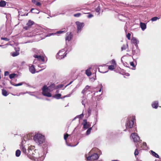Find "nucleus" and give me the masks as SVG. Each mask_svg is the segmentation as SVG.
Instances as JSON below:
<instances>
[{"label": "nucleus", "mask_w": 161, "mask_h": 161, "mask_svg": "<svg viewBox=\"0 0 161 161\" xmlns=\"http://www.w3.org/2000/svg\"><path fill=\"white\" fill-rule=\"evenodd\" d=\"M34 141L38 145L43 143L45 141L44 137L41 134H37L33 137Z\"/></svg>", "instance_id": "f257e3e1"}, {"label": "nucleus", "mask_w": 161, "mask_h": 161, "mask_svg": "<svg viewBox=\"0 0 161 161\" xmlns=\"http://www.w3.org/2000/svg\"><path fill=\"white\" fill-rule=\"evenodd\" d=\"M131 136H132L133 140V141L135 142L138 143V144L136 145V147H139L142 145V141L141 140L140 142V138L139 136L135 133H132L131 135Z\"/></svg>", "instance_id": "f03ea898"}, {"label": "nucleus", "mask_w": 161, "mask_h": 161, "mask_svg": "<svg viewBox=\"0 0 161 161\" xmlns=\"http://www.w3.org/2000/svg\"><path fill=\"white\" fill-rule=\"evenodd\" d=\"M46 85H44L42 88V94L43 95L47 97H51L52 96L50 93L51 90Z\"/></svg>", "instance_id": "7ed1b4c3"}, {"label": "nucleus", "mask_w": 161, "mask_h": 161, "mask_svg": "<svg viewBox=\"0 0 161 161\" xmlns=\"http://www.w3.org/2000/svg\"><path fill=\"white\" fill-rule=\"evenodd\" d=\"M135 119V118L134 117H133L131 119H128L125 124L126 129H129L132 128L134 124V121Z\"/></svg>", "instance_id": "20e7f679"}, {"label": "nucleus", "mask_w": 161, "mask_h": 161, "mask_svg": "<svg viewBox=\"0 0 161 161\" xmlns=\"http://www.w3.org/2000/svg\"><path fill=\"white\" fill-rule=\"evenodd\" d=\"M99 158L98 154L97 153H94L91 155L88 156L87 157V159L89 160L93 161L94 160H97Z\"/></svg>", "instance_id": "39448f33"}, {"label": "nucleus", "mask_w": 161, "mask_h": 161, "mask_svg": "<svg viewBox=\"0 0 161 161\" xmlns=\"http://www.w3.org/2000/svg\"><path fill=\"white\" fill-rule=\"evenodd\" d=\"M34 148L35 147L32 146H29L28 148L27 156L29 158L31 159L33 158V157L31 155V154L33 153V152H32V150H34Z\"/></svg>", "instance_id": "423d86ee"}, {"label": "nucleus", "mask_w": 161, "mask_h": 161, "mask_svg": "<svg viewBox=\"0 0 161 161\" xmlns=\"http://www.w3.org/2000/svg\"><path fill=\"white\" fill-rule=\"evenodd\" d=\"M34 24V22L33 21L29 20L26 24V26L24 27V29L26 30H27L31 28L32 25Z\"/></svg>", "instance_id": "0eeeda50"}, {"label": "nucleus", "mask_w": 161, "mask_h": 161, "mask_svg": "<svg viewBox=\"0 0 161 161\" xmlns=\"http://www.w3.org/2000/svg\"><path fill=\"white\" fill-rule=\"evenodd\" d=\"M77 27V32L81 30L82 28L84 26V24L83 23H81L79 21H76L75 22Z\"/></svg>", "instance_id": "6e6552de"}, {"label": "nucleus", "mask_w": 161, "mask_h": 161, "mask_svg": "<svg viewBox=\"0 0 161 161\" xmlns=\"http://www.w3.org/2000/svg\"><path fill=\"white\" fill-rule=\"evenodd\" d=\"M65 53L64 51L62 50L60 51L57 53V55L60 57V58H64L65 56H66V53L65 54Z\"/></svg>", "instance_id": "1a4fd4ad"}, {"label": "nucleus", "mask_w": 161, "mask_h": 161, "mask_svg": "<svg viewBox=\"0 0 161 161\" xmlns=\"http://www.w3.org/2000/svg\"><path fill=\"white\" fill-rule=\"evenodd\" d=\"M83 128L85 129H87L90 126V125L87 122L86 119L83 120Z\"/></svg>", "instance_id": "9d476101"}, {"label": "nucleus", "mask_w": 161, "mask_h": 161, "mask_svg": "<svg viewBox=\"0 0 161 161\" xmlns=\"http://www.w3.org/2000/svg\"><path fill=\"white\" fill-rule=\"evenodd\" d=\"M33 56L35 58H37L38 60L39 61L42 60V62H44V58L42 56L35 55Z\"/></svg>", "instance_id": "9b49d317"}, {"label": "nucleus", "mask_w": 161, "mask_h": 161, "mask_svg": "<svg viewBox=\"0 0 161 161\" xmlns=\"http://www.w3.org/2000/svg\"><path fill=\"white\" fill-rule=\"evenodd\" d=\"M123 45L121 47V49L122 51L126 50V49L128 50V44L126 42L123 43Z\"/></svg>", "instance_id": "f8f14e48"}, {"label": "nucleus", "mask_w": 161, "mask_h": 161, "mask_svg": "<svg viewBox=\"0 0 161 161\" xmlns=\"http://www.w3.org/2000/svg\"><path fill=\"white\" fill-rule=\"evenodd\" d=\"M29 70L32 74L35 73L36 69L34 65H31V66H29Z\"/></svg>", "instance_id": "ddd939ff"}, {"label": "nucleus", "mask_w": 161, "mask_h": 161, "mask_svg": "<svg viewBox=\"0 0 161 161\" xmlns=\"http://www.w3.org/2000/svg\"><path fill=\"white\" fill-rule=\"evenodd\" d=\"M158 103L157 101L153 102L152 104V106L153 108H157L158 107Z\"/></svg>", "instance_id": "4468645a"}, {"label": "nucleus", "mask_w": 161, "mask_h": 161, "mask_svg": "<svg viewBox=\"0 0 161 161\" xmlns=\"http://www.w3.org/2000/svg\"><path fill=\"white\" fill-rule=\"evenodd\" d=\"M32 2L37 6H40L41 5V3L40 2L36 0H32Z\"/></svg>", "instance_id": "2eb2a0df"}, {"label": "nucleus", "mask_w": 161, "mask_h": 161, "mask_svg": "<svg viewBox=\"0 0 161 161\" xmlns=\"http://www.w3.org/2000/svg\"><path fill=\"white\" fill-rule=\"evenodd\" d=\"M72 37V33L71 32L69 33L68 36H67L66 38V41H68V42L71 39Z\"/></svg>", "instance_id": "dca6fc26"}, {"label": "nucleus", "mask_w": 161, "mask_h": 161, "mask_svg": "<svg viewBox=\"0 0 161 161\" xmlns=\"http://www.w3.org/2000/svg\"><path fill=\"white\" fill-rule=\"evenodd\" d=\"M140 25L142 30L144 31L146 29V25L145 23L141 22L140 23Z\"/></svg>", "instance_id": "f3484780"}, {"label": "nucleus", "mask_w": 161, "mask_h": 161, "mask_svg": "<svg viewBox=\"0 0 161 161\" xmlns=\"http://www.w3.org/2000/svg\"><path fill=\"white\" fill-rule=\"evenodd\" d=\"M132 42L134 43L136 46L139 42V41L135 38H133L131 40Z\"/></svg>", "instance_id": "a211bd4d"}, {"label": "nucleus", "mask_w": 161, "mask_h": 161, "mask_svg": "<svg viewBox=\"0 0 161 161\" xmlns=\"http://www.w3.org/2000/svg\"><path fill=\"white\" fill-rule=\"evenodd\" d=\"M20 148L24 154H27V153L26 151V149L23 146H21Z\"/></svg>", "instance_id": "6ab92c4d"}, {"label": "nucleus", "mask_w": 161, "mask_h": 161, "mask_svg": "<svg viewBox=\"0 0 161 161\" xmlns=\"http://www.w3.org/2000/svg\"><path fill=\"white\" fill-rule=\"evenodd\" d=\"M151 153L152 154V155L154 156L155 157L157 158H159V156L155 152H154L152 150L150 151Z\"/></svg>", "instance_id": "aec40b11"}, {"label": "nucleus", "mask_w": 161, "mask_h": 161, "mask_svg": "<svg viewBox=\"0 0 161 161\" xmlns=\"http://www.w3.org/2000/svg\"><path fill=\"white\" fill-rule=\"evenodd\" d=\"M91 68H89L87 69L86 71V74L88 76H90L92 75V73L91 72L90 69Z\"/></svg>", "instance_id": "412c9836"}, {"label": "nucleus", "mask_w": 161, "mask_h": 161, "mask_svg": "<svg viewBox=\"0 0 161 161\" xmlns=\"http://www.w3.org/2000/svg\"><path fill=\"white\" fill-rule=\"evenodd\" d=\"M6 5V2L3 0L0 1V7H4Z\"/></svg>", "instance_id": "4be33fe9"}, {"label": "nucleus", "mask_w": 161, "mask_h": 161, "mask_svg": "<svg viewBox=\"0 0 161 161\" xmlns=\"http://www.w3.org/2000/svg\"><path fill=\"white\" fill-rule=\"evenodd\" d=\"M2 94L4 96H7L8 95L7 92L4 89H2Z\"/></svg>", "instance_id": "5701e85b"}, {"label": "nucleus", "mask_w": 161, "mask_h": 161, "mask_svg": "<svg viewBox=\"0 0 161 161\" xmlns=\"http://www.w3.org/2000/svg\"><path fill=\"white\" fill-rule=\"evenodd\" d=\"M48 87L50 88L49 89L51 91H52L55 89V84H52L50 86H48Z\"/></svg>", "instance_id": "b1692460"}, {"label": "nucleus", "mask_w": 161, "mask_h": 161, "mask_svg": "<svg viewBox=\"0 0 161 161\" xmlns=\"http://www.w3.org/2000/svg\"><path fill=\"white\" fill-rule=\"evenodd\" d=\"M30 12L32 13H37L38 14L39 13V11L37 10L36 9H34V8H32L31 11Z\"/></svg>", "instance_id": "393cba45"}, {"label": "nucleus", "mask_w": 161, "mask_h": 161, "mask_svg": "<svg viewBox=\"0 0 161 161\" xmlns=\"http://www.w3.org/2000/svg\"><path fill=\"white\" fill-rule=\"evenodd\" d=\"M20 151L19 150H17L16 151L15 155L16 157H19L20 155Z\"/></svg>", "instance_id": "a878e982"}, {"label": "nucleus", "mask_w": 161, "mask_h": 161, "mask_svg": "<svg viewBox=\"0 0 161 161\" xmlns=\"http://www.w3.org/2000/svg\"><path fill=\"white\" fill-rule=\"evenodd\" d=\"M90 87L88 86H86L85 88L82 90V92L83 93H84L85 92L87 91V90L89 89Z\"/></svg>", "instance_id": "bb28decb"}, {"label": "nucleus", "mask_w": 161, "mask_h": 161, "mask_svg": "<svg viewBox=\"0 0 161 161\" xmlns=\"http://www.w3.org/2000/svg\"><path fill=\"white\" fill-rule=\"evenodd\" d=\"M61 96V94H56L54 95L53 96V97H55V98H57V99H58L60 98Z\"/></svg>", "instance_id": "cd10ccee"}, {"label": "nucleus", "mask_w": 161, "mask_h": 161, "mask_svg": "<svg viewBox=\"0 0 161 161\" xmlns=\"http://www.w3.org/2000/svg\"><path fill=\"white\" fill-rule=\"evenodd\" d=\"M19 54V53L17 52H14L12 53V55L13 57H15L18 56Z\"/></svg>", "instance_id": "c85d7f7f"}, {"label": "nucleus", "mask_w": 161, "mask_h": 161, "mask_svg": "<svg viewBox=\"0 0 161 161\" xmlns=\"http://www.w3.org/2000/svg\"><path fill=\"white\" fill-rule=\"evenodd\" d=\"M108 68L109 70H113L115 69L114 65H109L108 66Z\"/></svg>", "instance_id": "c756f323"}, {"label": "nucleus", "mask_w": 161, "mask_h": 161, "mask_svg": "<svg viewBox=\"0 0 161 161\" xmlns=\"http://www.w3.org/2000/svg\"><path fill=\"white\" fill-rule=\"evenodd\" d=\"M16 75V74L14 73H12L9 75V77L10 79H12L14 78L15 75Z\"/></svg>", "instance_id": "7c9ffc66"}, {"label": "nucleus", "mask_w": 161, "mask_h": 161, "mask_svg": "<svg viewBox=\"0 0 161 161\" xmlns=\"http://www.w3.org/2000/svg\"><path fill=\"white\" fill-rule=\"evenodd\" d=\"M92 130V127H90L89 129L87 130L86 132V134L88 135H89L90 133L91 130Z\"/></svg>", "instance_id": "2f4dec72"}, {"label": "nucleus", "mask_w": 161, "mask_h": 161, "mask_svg": "<svg viewBox=\"0 0 161 161\" xmlns=\"http://www.w3.org/2000/svg\"><path fill=\"white\" fill-rule=\"evenodd\" d=\"M22 84H23V83L22 82H21V83H19L18 84H12V85L14 86H21V85H22Z\"/></svg>", "instance_id": "473e14b6"}, {"label": "nucleus", "mask_w": 161, "mask_h": 161, "mask_svg": "<svg viewBox=\"0 0 161 161\" xmlns=\"http://www.w3.org/2000/svg\"><path fill=\"white\" fill-rule=\"evenodd\" d=\"M158 19V17H155L152 18L151 20L152 21H154L157 20Z\"/></svg>", "instance_id": "72a5a7b5"}, {"label": "nucleus", "mask_w": 161, "mask_h": 161, "mask_svg": "<svg viewBox=\"0 0 161 161\" xmlns=\"http://www.w3.org/2000/svg\"><path fill=\"white\" fill-rule=\"evenodd\" d=\"M134 155L135 156L139 154L138 150L137 149H136L134 152Z\"/></svg>", "instance_id": "f704fd0d"}, {"label": "nucleus", "mask_w": 161, "mask_h": 161, "mask_svg": "<svg viewBox=\"0 0 161 161\" xmlns=\"http://www.w3.org/2000/svg\"><path fill=\"white\" fill-rule=\"evenodd\" d=\"M81 15V14L80 13H78L77 14H75L74 15V16L75 17H79Z\"/></svg>", "instance_id": "c9c22d12"}, {"label": "nucleus", "mask_w": 161, "mask_h": 161, "mask_svg": "<svg viewBox=\"0 0 161 161\" xmlns=\"http://www.w3.org/2000/svg\"><path fill=\"white\" fill-rule=\"evenodd\" d=\"M67 31L66 30H64L63 31H58L57 32V33L58 34H61Z\"/></svg>", "instance_id": "e433bc0d"}, {"label": "nucleus", "mask_w": 161, "mask_h": 161, "mask_svg": "<svg viewBox=\"0 0 161 161\" xmlns=\"http://www.w3.org/2000/svg\"><path fill=\"white\" fill-rule=\"evenodd\" d=\"M69 136V135L68 134L66 133L65 134L64 136V139L66 140L68 137Z\"/></svg>", "instance_id": "4c0bfd02"}, {"label": "nucleus", "mask_w": 161, "mask_h": 161, "mask_svg": "<svg viewBox=\"0 0 161 161\" xmlns=\"http://www.w3.org/2000/svg\"><path fill=\"white\" fill-rule=\"evenodd\" d=\"M131 34L130 33H128L126 35V37L128 39L130 40V39Z\"/></svg>", "instance_id": "58836bf2"}, {"label": "nucleus", "mask_w": 161, "mask_h": 161, "mask_svg": "<svg viewBox=\"0 0 161 161\" xmlns=\"http://www.w3.org/2000/svg\"><path fill=\"white\" fill-rule=\"evenodd\" d=\"M111 64L113 65H116V63L114 59H112L111 60Z\"/></svg>", "instance_id": "ea45409f"}, {"label": "nucleus", "mask_w": 161, "mask_h": 161, "mask_svg": "<svg viewBox=\"0 0 161 161\" xmlns=\"http://www.w3.org/2000/svg\"><path fill=\"white\" fill-rule=\"evenodd\" d=\"M1 39L2 40H4L7 41H8L9 40V39L7 38L1 37Z\"/></svg>", "instance_id": "a19ab883"}, {"label": "nucleus", "mask_w": 161, "mask_h": 161, "mask_svg": "<svg viewBox=\"0 0 161 161\" xmlns=\"http://www.w3.org/2000/svg\"><path fill=\"white\" fill-rule=\"evenodd\" d=\"M130 65L132 66L133 68H135V66L133 62H130Z\"/></svg>", "instance_id": "79ce46f5"}, {"label": "nucleus", "mask_w": 161, "mask_h": 161, "mask_svg": "<svg viewBox=\"0 0 161 161\" xmlns=\"http://www.w3.org/2000/svg\"><path fill=\"white\" fill-rule=\"evenodd\" d=\"M100 8L99 7V6H98L96 9V11L97 12H99V11H100Z\"/></svg>", "instance_id": "37998d69"}, {"label": "nucleus", "mask_w": 161, "mask_h": 161, "mask_svg": "<svg viewBox=\"0 0 161 161\" xmlns=\"http://www.w3.org/2000/svg\"><path fill=\"white\" fill-rule=\"evenodd\" d=\"M18 13H19V15H21V16H25V14H23L22 13V11H20V10H19L18 11Z\"/></svg>", "instance_id": "c03bdc74"}, {"label": "nucleus", "mask_w": 161, "mask_h": 161, "mask_svg": "<svg viewBox=\"0 0 161 161\" xmlns=\"http://www.w3.org/2000/svg\"><path fill=\"white\" fill-rule=\"evenodd\" d=\"M9 72L8 71H6L4 72V75L5 76L9 75Z\"/></svg>", "instance_id": "a18cd8bd"}, {"label": "nucleus", "mask_w": 161, "mask_h": 161, "mask_svg": "<svg viewBox=\"0 0 161 161\" xmlns=\"http://www.w3.org/2000/svg\"><path fill=\"white\" fill-rule=\"evenodd\" d=\"M91 112V110L90 108H88V113L89 114H90Z\"/></svg>", "instance_id": "49530a36"}, {"label": "nucleus", "mask_w": 161, "mask_h": 161, "mask_svg": "<svg viewBox=\"0 0 161 161\" xmlns=\"http://www.w3.org/2000/svg\"><path fill=\"white\" fill-rule=\"evenodd\" d=\"M93 16V15L92 14H89L88 16V17L89 18H91Z\"/></svg>", "instance_id": "de8ad7c7"}, {"label": "nucleus", "mask_w": 161, "mask_h": 161, "mask_svg": "<svg viewBox=\"0 0 161 161\" xmlns=\"http://www.w3.org/2000/svg\"><path fill=\"white\" fill-rule=\"evenodd\" d=\"M80 118H82L84 116V114L83 113H82L81 114H80L79 115Z\"/></svg>", "instance_id": "09e8293b"}, {"label": "nucleus", "mask_w": 161, "mask_h": 161, "mask_svg": "<svg viewBox=\"0 0 161 161\" xmlns=\"http://www.w3.org/2000/svg\"><path fill=\"white\" fill-rule=\"evenodd\" d=\"M63 87L62 85H59L57 86V88H62Z\"/></svg>", "instance_id": "8fccbe9b"}, {"label": "nucleus", "mask_w": 161, "mask_h": 161, "mask_svg": "<svg viewBox=\"0 0 161 161\" xmlns=\"http://www.w3.org/2000/svg\"><path fill=\"white\" fill-rule=\"evenodd\" d=\"M72 82H73V81H72L70 82L69 84H68L67 85V86H69V85H70Z\"/></svg>", "instance_id": "3c124183"}, {"label": "nucleus", "mask_w": 161, "mask_h": 161, "mask_svg": "<svg viewBox=\"0 0 161 161\" xmlns=\"http://www.w3.org/2000/svg\"><path fill=\"white\" fill-rule=\"evenodd\" d=\"M101 89H100V90H99V92H101Z\"/></svg>", "instance_id": "603ef678"}, {"label": "nucleus", "mask_w": 161, "mask_h": 161, "mask_svg": "<svg viewBox=\"0 0 161 161\" xmlns=\"http://www.w3.org/2000/svg\"><path fill=\"white\" fill-rule=\"evenodd\" d=\"M112 161H118V160H112Z\"/></svg>", "instance_id": "864d4df0"}, {"label": "nucleus", "mask_w": 161, "mask_h": 161, "mask_svg": "<svg viewBox=\"0 0 161 161\" xmlns=\"http://www.w3.org/2000/svg\"><path fill=\"white\" fill-rule=\"evenodd\" d=\"M28 15V13H27L26 15V16H27Z\"/></svg>", "instance_id": "5fc2aeb1"}]
</instances>
